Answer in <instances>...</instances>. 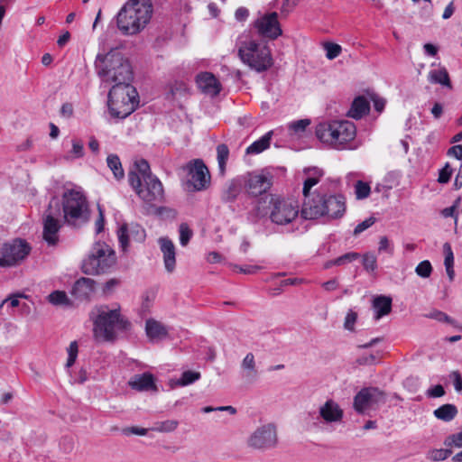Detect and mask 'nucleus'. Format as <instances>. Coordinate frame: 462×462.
Masks as SVG:
<instances>
[{
	"instance_id": "nucleus-31",
	"label": "nucleus",
	"mask_w": 462,
	"mask_h": 462,
	"mask_svg": "<svg viewBox=\"0 0 462 462\" xmlns=\"http://www.w3.org/2000/svg\"><path fill=\"white\" fill-rule=\"evenodd\" d=\"M106 163L116 180H120L125 177L121 161L116 154H109L106 158Z\"/></svg>"
},
{
	"instance_id": "nucleus-6",
	"label": "nucleus",
	"mask_w": 462,
	"mask_h": 462,
	"mask_svg": "<svg viewBox=\"0 0 462 462\" xmlns=\"http://www.w3.org/2000/svg\"><path fill=\"white\" fill-rule=\"evenodd\" d=\"M138 103V93L131 83L115 84L108 92V109L115 118L127 117L136 109Z\"/></svg>"
},
{
	"instance_id": "nucleus-32",
	"label": "nucleus",
	"mask_w": 462,
	"mask_h": 462,
	"mask_svg": "<svg viewBox=\"0 0 462 462\" xmlns=\"http://www.w3.org/2000/svg\"><path fill=\"white\" fill-rule=\"evenodd\" d=\"M218 171L221 176L226 173V165L229 157V149L226 144L220 143L217 146Z\"/></svg>"
},
{
	"instance_id": "nucleus-56",
	"label": "nucleus",
	"mask_w": 462,
	"mask_h": 462,
	"mask_svg": "<svg viewBox=\"0 0 462 462\" xmlns=\"http://www.w3.org/2000/svg\"><path fill=\"white\" fill-rule=\"evenodd\" d=\"M460 199H457L455 203L451 207L445 208L441 210V215L444 217H455V220L457 221V216L455 215L456 208L459 203Z\"/></svg>"
},
{
	"instance_id": "nucleus-54",
	"label": "nucleus",
	"mask_w": 462,
	"mask_h": 462,
	"mask_svg": "<svg viewBox=\"0 0 462 462\" xmlns=\"http://www.w3.org/2000/svg\"><path fill=\"white\" fill-rule=\"evenodd\" d=\"M426 394L430 398H439L445 394V390L441 384H437L428 389Z\"/></svg>"
},
{
	"instance_id": "nucleus-13",
	"label": "nucleus",
	"mask_w": 462,
	"mask_h": 462,
	"mask_svg": "<svg viewBox=\"0 0 462 462\" xmlns=\"http://www.w3.org/2000/svg\"><path fill=\"white\" fill-rule=\"evenodd\" d=\"M187 171V187L189 191H202L210 185V173L201 159H194L184 167Z\"/></svg>"
},
{
	"instance_id": "nucleus-61",
	"label": "nucleus",
	"mask_w": 462,
	"mask_h": 462,
	"mask_svg": "<svg viewBox=\"0 0 462 462\" xmlns=\"http://www.w3.org/2000/svg\"><path fill=\"white\" fill-rule=\"evenodd\" d=\"M235 269L238 270L240 273L245 274H253L255 273L258 270H260L261 267L258 265H245L244 267L236 265Z\"/></svg>"
},
{
	"instance_id": "nucleus-57",
	"label": "nucleus",
	"mask_w": 462,
	"mask_h": 462,
	"mask_svg": "<svg viewBox=\"0 0 462 462\" xmlns=\"http://www.w3.org/2000/svg\"><path fill=\"white\" fill-rule=\"evenodd\" d=\"M131 236H134V239L136 241H143L145 237L144 229L142 228L139 225H135L132 226Z\"/></svg>"
},
{
	"instance_id": "nucleus-60",
	"label": "nucleus",
	"mask_w": 462,
	"mask_h": 462,
	"mask_svg": "<svg viewBox=\"0 0 462 462\" xmlns=\"http://www.w3.org/2000/svg\"><path fill=\"white\" fill-rule=\"evenodd\" d=\"M371 99L373 100L374 102V109L381 113L383 109H384V106H385V99L382 98V97H379L378 96L376 95H373L371 97Z\"/></svg>"
},
{
	"instance_id": "nucleus-30",
	"label": "nucleus",
	"mask_w": 462,
	"mask_h": 462,
	"mask_svg": "<svg viewBox=\"0 0 462 462\" xmlns=\"http://www.w3.org/2000/svg\"><path fill=\"white\" fill-rule=\"evenodd\" d=\"M434 416L443 421L452 420L457 414V409L454 404H443L434 411Z\"/></svg>"
},
{
	"instance_id": "nucleus-7",
	"label": "nucleus",
	"mask_w": 462,
	"mask_h": 462,
	"mask_svg": "<svg viewBox=\"0 0 462 462\" xmlns=\"http://www.w3.org/2000/svg\"><path fill=\"white\" fill-rule=\"evenodd\" d=\"M63 222L72 227H80L90 217L88 202L85 195L77 189H68L62 195Z\"/></svg>"
},
{
	"instance_id": "nucleus-2",
	"label": "nucleus",
	"mask_w": 462,
	"mask_h": 462,
	"mask_svg": "<svg viewBox=\"0 0 462 462\" xmlns=\"http://www.w3.org/2000/svg\"><path fill=\"white\" fill-rule=\"evenodd\" d=\"M95 69L97 76L104 82L129 84L133 80L131 65L117 49H112L106 54H97Z\"/></svg>"
},
{
	"instance_id": "nucleus-1",
	"label": "nucleus",
	"mask_w": 462,
	"mask_h": 462,
	"mask_svg": "<svg viewBox=\"0 0 462 462\" xmlns=\"http://www.w3.org/2000/svg\"><path fill=\"white\" fill-rule=\"evenodd\" d=\"M254 211L257 217L268 215L272 223L285 226L298 217L299 205L295 200L267 194L255 202Z\"/></svg>"
},
{
	"instance_id": "nucleus-51",
	"label": "nucleus",
	"mask_w": 462,
	"mask_h": 462,
	"mask_svg": "<svg viewBox=\"0 0 462 462\" xmlns=\"http://www.w3.org/2000/svg\"><path fill=\"white\" fill-rule=\"evenodd\" d=\"M356 319H357L356 312L350 310L346 316L345 322H344V328L346 330L353 331L355 323L356 322Z\"/></svg>"
},
{
	"instance_id": "nucleus-17",
	"label": "nucleus",
	"mask_w": 462,
	"mask_h": 462,
	"mask_svg": "<svg viewBox=\"0 0 462 462\" xmlns=\"http://www.w3.org/2000/svg\"><path fill=\"white\" fill-rule=\"evenodd\" d=\"M254 27L260 36L271 40L277 39L282 33L276 12L261 15L254 21Z\"/></svg>"
},
{
	"instance_id": "nucleus-4",
	"label": "nucleus",
	"mask_w": 462,
	"mask_h": 462,
	"mask_svg": "<svg viewBox=\"0 0 462 462\" xmlns=\"http://www.w3.org/2000/svg\"><path fill=\"white\" fill-rule=\"evenodd\" d=\"M152 6L149 0H130L124 5L116 15V25L125 35L141 32L149 23Z\"/></svg>"
},
{
	"instance_id": "nucleus-52",
	"label": "nucleus",
	"mask_w": 462,
	"mask_h": 462,
	"mask_svg": "<svg viewBox=\"0 0 462 462\" xmlns=\"http://www.w3.org/2000/svg\"><path fill=\"white\" fill-rule=\"evenodd\" d=\"M451 175L452 169L450 168L448 163H446V165L439 171L438 181L439 183H448L450 180Z\"/></svg>"
},
{
	"instance_id": "nucleus-10",
	"label": "nucleus",
	"mask_w": 462,
	"mask_h": 462,
	"mask_svg": "<svg viewBox=\"0 0 462 462\" xmlns=\"http://www.w3.org/2000/svg\"><path fill=\"white\" fill-rule=\"evenodd\" d=\"M116 263L115 251L104 242L93 245L88 257L82 263V272L88 275L107 273Z\"/></svg>"
},
{
	"instance_id": "nucleus-26",
	"label": "nucleus",
	"mask_w": 462,
	"mask_h": 462,
	"mask_svg": "<svg viewBox=\"0 0 462 462\" xmlns=\"http://www.w3.org/2000/svg\"><path fill=\"white\" fill-rule=\"evenodd\" d=\"M392 302L393 300L390 296L380 295L374 299L373 308L375 312L374 319L376 320L388 315L392 311Z\"/></svg>"
},
{
	"instance_id": "nucleus-64",
	"label": "nucleus",
	"mask_w": 462,
	"mask_h": 462,
	"mask_svg": "<svg viewBox=\"0 0 462 462\" xmlns=\"http://www.w3.org/2000/svg\"><path fill=\"white\" fill-rule=\"evenodd\" d=\"M448 155L462 160V145L457 144L450 147L448 151Z\"/></svg>"
},
{
	"instance_id": "nucleus-43",
	"label": "nucleus",
	"mask_w": 462,
	"mask_h": 462,
	"mask_svg": "<svg viewBox=\"0 0 462 462\" xmlns=\"http://www.w3.org/2000/svg\"><path fill=\"white\" fill-rule=\"evenodd\" d=\"M324 49L326 51V57L328 60H334L340 54V52L342 51L340 45H338L337 43H332V42L325 43Z\"/></svg>"
},
{
	"instance_id": "nucleus-25",
	"label": "nucleus",
	"mask_w": 462,
	"mask_h": 462,
	"mask_svg": "<svg viewBox=\"0 0 462 462\" xmlns=\"http://www.w3.org/2000/svg\"><path fill=\"white\" fill-rule=\"evenodd\" d=\"M370 111V103L363 96L356 97L346 113V116L356 120L361 119Z\"/></svg>"
},
{
	"instance_id": "nucleus-35",
	"label": "nucleus",
	"mask_w": 462,
	"mask_h": 462,
	"mask_svg": "<svg viewBox=\"0 0 462 462\" xmlns=\"http://www.w3.org/2000/svg\"><path fill=\"white\" fill-rule=\"evenodd\" d=\"M240 193V187L235 182H231L222 194L224 202H233Z\"/></svg>"
},
{
	"instance_id": "nucleus-23",
	"label": "nucleus",
	"mask_w": 462,
	"mask_h": 462,
	"mask_svg": "<svg viewBox=\"0 0 462 462\" xmlns=\"http://www.w3.org/2000/svg\"><path fill=\"white\" fill-rule=\"evenodd\" d=\"M129 385L132 389L139 392L157 391L154 376L148 372L134 375L129 381Z\"/></svg>"
},
{
	"instance_id": "nucleus-58",
	"label": "nucleus",
	"mask_w": 462,
	"mask_h": 462,
	"mask_svg": "<svg viewBox=\"0 0 462 462\" xmlns=\"http://www.w3.org/2000/svg\"><path fill=\"white\" fill-rule=\"evenodd\" d=\"M147 431H148L147 429L139 428V427H135V426L125 428L123 430V433L125 435L134 434V435H139V436H144V435H146Z\"/></svg>"
},
{
	"instance_id": "nucleus-12",
	"label": "nucleus",
	"mask_w": 462,
	"mask_h": 462,
	"mask_svg": "<svg viewBox=\"0 0 462 462\" xmlns=\"http://www.w3.org/2000/svg\"><path fill=\"white\" fill-rule=\"evenodd\" d=\"M60 217V204L59 200L52 199L43 214L42 236L49 245H56L59 242V231L61 227Z\"/></svg>"
},
{
	"instance_id": "nucleus-37",
	"label": "nucleus",
	"mask_w": 462,
	"mask_h": 462,
	"mask_svg": "<svg viewBox=\"0 0 462 462\" xmlns=\"http://www.w3.org/2000/svg\"><path fill=\"white\" fill-rule=\"evenodd\" d=\"M371 192V188L367 182L357 180L355 184V194L357 199H366Z\"/></svg>"
},
{
	"instance_id": "nucleus-44",
	"label": "nucleus",
	"mask_w": 462,
	"mask_h": 462,
	"mask_svg": "<svg viewBox=\"0 0 462 462\" xmlns=\"http://www.w3.org/2000/svg\"><path fill=\"white\" fill-rule=\"evenodd\" d=\"M79 353V346L77 341H72L68 348V359L66 363L67 367H70L74 365Z\"/></svg>"
},
{
	"instance_id": "nucleus-39",
	"label": "nucleus",
	"mask_w": 462,
	"mask_h": 462,
	"mask_svg": "<svg viewBox=\"0 0 462 462\" xmlns=\"http://www.w3.org/2000/svg\"><path fill=\"white\" fill-rule=\"evenodd\" d=\"M451 452L452 451L448 448L432 449L427 454V458L433 462L442 461L445 460Z\"/></svg>"
},
{
	"instance_id": "nucleus-27",
	"label": "nucleus",
	"mask_w": 462,
	"mask_h": 462,
	"mask_svg": "<svg viewBox=\"0 0 462 462\" xmlns=\"http://www.w3.org/2000/svg\"><path fill=\"white\" fill-rule=\"evenodd\" d=\"M242 369L245 371L243 377L248 383L254 382L258 377V371L255 365L254 356L253 353H248L242 361Z\"/></svg>"
},
{
	"instance_id": "nucleus-19",
	"label": "nucleus",
	"mask_w": 462,
	"mask_h": 462,
	"mask_svg": "<svg viewBox=\"0 0 462 462\" xmlns=\"http://www.w3.org/2000/svg\"><path fill=\"white\" fill-rule=\"evenodd\" d=\"M319 416L327 424L337 423L343 420L344 411L337 402L328 399L319 408Z\"/></svg>"
},
{
	"instance_id": "nucleus-62",
	"label": "nucleus",
	"mask_w": 462,
	"mask_h": 462,
	"mask_svg": "<svg viewBox=\"0 0 462 462\" xmlns=\"http://www.w3.org/2000/svg\"><path fill=\"white\" fill-rule=\"evenodd\" d=\"M376 356L373 354L359 357L356 362L361 365H370L375 363Z\"/></svg>"
},
{
	"instance_id": "nucleus-21",
	"label": "nucleus",
	"mask_w": 462,
	"mask_h": 462,
	"mask_svg": "<svg viewBox=\"0 0 462 462\" xmlns=\"http://www.w3.org/2000/svg\"><path fill=\"white\" fill-rule=\"evenodd\" d=\"M96 282L90 278L81 277L72 287L71 294L78 300H88L95 291Z\"/></svg>"
},
{
	"instance_id": "nucleus-49",
	"label": "nucleus",
	"mask_w": 462,
	"mask_h": 462,
	"mask_svg": "<svg viewBox=\"0 0 462 462\" xmlns=\"http://www.w3.org/2000/svg\"><path fill=\"white\" fill-rule=\"evenodd\" d=\"M360 257L359 254L357 253H355V252H351V253H346L337 258H336L334 260V263L337 264V265H343L346 263H351L353 261H356L357 260L358 258Z\"/></svg>"
},
{
	"instance_id": "nucleus-18",
	"label": "nucleus",
	"mask_w": 462,
	"mask_h": 462,
	"mask_svg": "<svg viewBox=\"0 0 462 462\" xmlns=\"http://www.w3.org/2000/svg\"><path fill=\"white\" fill-rule=\"evenodd\" d=\"M272 175L269 173H249L245 182V189L247 193L252 197H259L256 202L264 195H267V190L271 188Z\"/></svg>"
},
{
	"instance_id": "nucleus-14",
	"label": "nucleus",
	"mask_w": 462,
	"mask_h": 462,
	"mask_svg": "<svg viewBox=\"0 0 462 462\" xmlns=\"http://www.w3.org/2000/svg\"><path fill=\"white\" fill-rule=\"evenodd\" d=\"M386 402V393L377 387H364L354 397L353 408L358 414L376 409Z\"/></svg>"
},
{
	"instance_id": "nucleus-53",
	"label": "nucleus",
	"mask_w": 462,
	"mask_h": 462,
	"mask_svg": "<svg viewBox=\"0 0 462 462\" xmlns=\"http://www.w3.org/2000/svg\"><path fill=\"white\" fill-rule=\"evenodd\" d=\"M430 318H432L439 322H446V323H448V324H451V325L457 327L454 319L442 311H439V310L434 311L433 313L430 314Z\"/></svg>"
},
{
	"instance_id": "nucleus-9",
	"label": "nucleus",
	"mask_w": 462,
	"mask_h": 462,
	"mask_svg": "<svg viewBox=\"0 0 462 462\" xmlns=\"http://www.w3.org/2000/svg\"><path fill=\"white\" fill-rule=\"evenodd\" d=\"M238 56L243 63L259 73L266 71L273 63L269 47L254 40L241 42Z\"/></svg>"
},
{
	"instance_id": "nucleus-29",
	"label": "nucleus",
	"mask_w": 462,
	"mask_h": 462,
	"mask_svg": "<svg viewBox=\"0 0 462 462\" xmlns=\"http://www.w3.org/2000/svg\"><path fill=\"white\" fill-rule=\"evenodd\" d=\"M273 135V131H269L264 135H263L260 139L254 142L251 145H249L246 149L247 154H258L270 146L271 139Z\"/></svg>"
},
{
	"instance_id": "nucleus-34",
	"label": "nucleus",
	"mask_w": 462,
	"mask_h": 462,
	"mask_svg": "<svg viewBox=\"0 0 462 462\" xmlns=\"http://www.w3.org/2000/svg\"><path fill=\"white\" fill-rule=\"evenodd\" d=\"M179 426V421L176 420H167L164 421H157L154 423L152 430L159 432H171Z\"/></svg>"
},
{
	"instance_id": "nucleus-16",
	"label": "nucleus",
	"mask_w": 462,
	"mask_h": 462,
	"mask_svg": "<svg viewBox=\"0 0 462 462\" xmlns=\"http://www.w3.org/2000/svg\"><path fill=\"white\" fill-rule=\"evenodd\" d=\"M30 251L29 245L22 239L4 244L0 248V266L10 267L18 264L29 254Z\"/></svg>"
},
{
	"instance_id": "nucleus-22",
	"label": "nucleus",
	"mask_w": 462,
	"mask_h": 462,
	"mask_svg": "<svg viewBox=\"0 0 462 462\" xmlns=\"http://www.w3.org/2000/svg\"><path fill=\"white\" fill-rule=\"evenodd\" d=\"M161 251L163 254V261L166 270L171 273L175 269L176 264V253L175 246L171 239L168 237H161L159 239Z\"/></svg>"
},
{
	"instance_id": "nucleus-45",
	"label": "nucleus",
	"mask_w": 462,
	"mask_h": 462,
	"mask_svg": "<svg viewBox=\"0 0 462 462\" xmlns=\"http://www.w3.org/2000/svg\"><path fill=\"white\" fill-rule=\"evenodd\" d=\"M310 119H300L294 121L289 125V129L291 130L295 134H301L305 132L306 128L310 125Z\"/></svg>"
},
{
	"instance_id": "nucleus-28",
	"label": "nucleus",
	"mask_w": 462,
	"mask_h": 462,
	"mask_svg": "<svg viewBox=\"0 0 462 462\" xmlns=\"http://www.w3.org/2000/svg\"><path fill=\"white\" fill-rule=\"evenodd\" d=\"M428 79L430 83L439 84L441 86L448 88L449 89L452 88V84L450 81L448 72L447 69L444 67H441L439 69H431L429 72Z\"/></svg>"
},
{
	"instance_id": "nucleus-55",
	"label": "nucleus",
	"mask_w": 462,
	"mask_h": 462,
	"mask_svg": "<svg viewBox=\"0 0 462 462\" xmlns=\"http://www.w3.org/2000/svg\"><path fill=\"white\" fill-rule=\"evenodd\" d=\"M446 446L462 447V432L453 434L445 440Z\"/></svg>"
},
{
	"instance_id": "nucleus-15",
	"label": "nucleus",
	"mask_w": 462,
	"mask_h": 462,
	"mask_svg": "<svg viewBox=\"0 0 462 462\" xmlns=\"http://www.w3.org/2000/svg\"><path fill=\"white\" fill-rule=\"evenodd\" d=\"M277 430L273 424L258 427L248 438L247 446L253 449L265 451L276 447Z\"/></svg>"
},
{
	"instance_id": "nucleus-63",
	"label": "nucleus",
	"mask_w": 462,
	"mask_h": 462,
	"mask_svg": "<svg viewBox=\"0 0 462 462\" xmlns=\"http://www.w3.org/2000/svg\"><path fill=\"white\" fill-rule=\"evenodd\" d=\"M119 284V281L117 279H110L107 281L103 287V292L105 294H109Z\"/></svg>"
},
{
	"instance_id": "nucleus-8",
	"label": "nucleus",
	"mask_w": 462,
	"mask_h": 462,
	"mask_svg": "<svg viewBox=\"0 0 462 462\" xmlns=\"http://www.w3.org/2000/svg\"><path fill=\"white\" fill-rule=\"evenodd\" d=\"M356 134V126L349 121L323 122L316 126L317 138L338 150L354 140Z\"/></svg>"
},
{
	"instance_id": "nucleus-47",
	"label": "nucleus",
	"mask_w": 462,
	"mask_h": 462,
	"mask_svg": "<svg viewBox=\"0 0 462 462\" xmlns=\"http://www.w3.org/2000/svg\"><path fill=\"white\" fill-rule=\"evenodd\" d=\"M117 235H118V241H119L120 246L122 247V249L124 251H125L128 246V237H129L128 228H127L126 224H124L119 227V229L117 231Z\"/></svg>"
},
{
	"instance_id": "nucleus-50",
	"label": "nucleus",
	"mask_w": 462,
	"mask_h": 462,
	"mask_svg": "<svg viewBox=\"0 0 462 462\" xmlns=\"http://www.w3.org/2000/svg\"><path fill=\"white\" fill-rule=\"evenodd\" d=\"M443 251L445 254L444 265L445 267L454 266V254L451 245L448 243L443 245Z\"/></svg>"
},
{
	"instance_id": "nucleus-42",
	"label": "nucleus",
	"mask_w": 462,
	"mask_h": 462,
	"mask_svg": "<svg viewBox=\"0 0 462 462\" xmlns=\"http://www.w3.org/2000/svg\"><path fill=\"white\" fill-rule=\"evenodd\" d=\"M71 159L81 158L84 155V143L81 140H72V149L69 152Z\"/></svg>"
},
{
	"instance_id": "nucleus-24",
	"label": "nucleus",
	"mask_w": 462,
	"mask_h": 462,
	"mask_svg": "<svg viewBox=\"0 0 462 462\" xmlns=\"http://www.w3.org/2000/svg\"><path fill=\"white\" fill-rule=\"evenodd\" d=\"M145 332L150 340H162L168 337V328L158 320L149 319L145 322Z\"/></svg>"
},
{
	"instance_id": "nucleus-5",
	"label": "nucleus",
	"mask_w": 462,
	"mask_h": 462,
	"mask_svg": "<svg viewBox=\"0 0 462 462\" xmlns=\"http://www.w3.org/2000/svg\"><path fill=\"white\" fill-rule=\"evenodd\" d=\"M346 199L343 195L316 194L305 200L300 211L304 219H317L328 217L332 219L341 218L346 212Z\"/></svg>"
},
{
	"instance_id": "nucleus-41",
	"label": "nucleus",
	"mask_w": 462,
	"mask_h": 462,
	"mask_svg": "<svg viewBox=\"0 0 462 462\" xmlns=\"http://www.w3.org/2000/svg\"><path fill=\"white\" fill-rule=\"evenodd\" d=\"M180 243L182 246H186L192 237V231L186 223L180 225Z\"/></svg>"
},
{
	"instance_id": "nucleus-33",
	"label": "nucleus",
	"mask_w": 462,
	"mask_h": 462,
	"mask_svg": "<svg viewBox=\"0 0 462 462\" xmlns=\"http://www.w3.org/2000/svg\"><path fill=\"white\" fill-rule=\"evenodd\" d=\"M200 377L201 374L199 372L191 370L184 371L177 380L176 384L179 386H187L197 382Z\"/></svg>"
},
{
	"instance_id": "nucleus-46",
	"label": "nucleus",
	"mask_w": 462,
	"mask_h": 462,
	"mask_svg": "<svg viewBox=\"0 0 462 462\" xmlns=\"http://www.w3.org/2000/svg\"><path fill=\"white\" fill-rule=\"evenodd\" d=\"M363 265L367 272H374L377 268V261L374 254L370 253L364 254Z\"/></svg>"
},
{
	"instance_id": "nucleus-11",
	"label": "nucleus",
	"mask_w": 462,
	"mask_h": 462,
	"mask_svg": "<svg viewBox=\"0 0 462 462\" xmlns=\"http://www.w3.org/2000/svg\"><path fill=\"white\" fill-rule=\"evenodd\" d=\"M128 181L138 197L146 204L153 206L163 201V187L156 176H148L147 180H141V177L135 171H129Z\"/></svg>"
},
{
	"instance_id": "nucleus-59",
	"label": "nucleus",
	"mask_w": 462,
	"mask_h": 462,
	"mask_svg": "<svg viewBox=\"0 0 462 462\" xmlns=\"http://www.w3.org/2000/svg\"><path fill=\"white\" fill-rule=\"evenodd\" d=\"M450 378L453 380V384L457 392H462V377L458 371H453L450 374Z\"/></svg>"
},
{
	"instance_id": "nucleus-38",
	"label": "nucleus",
	"mask_w": 462,
	"mask_h": 462,
	"mask_svg": "<svg viewBox=\"0 0 462 462\" xmlns=\"http://www.w3.org/2000/svg\"><path fill=\"white\" fill-rule=\"evenodd\" d=\"M49 300L53 305H68L69 300L65 291H55L49 295Z\"/></svg>"
},
{
	"instance_id": "nucleus-40",
	"label": "nucleus",
	"mask_w": 462,
	"mask_h": 462,
	"mask_svg": "<svg viewBox=\"0 0 462 462\" xmlns=\"http://www.w3.org/2000/svg\"><path fill=\"white\" fill-rule=\"evenodd\" d=\"M415 273L421 278H428L432 273V266L430 261L424 260L420 262L415 268Z\"/></svg>"
},
{
	"instance_id": "nucleus-36",
	"label": "nucleus",
	"mask_w": 462,
	"mask_h": 462,
	"mask_svg": "<svg viewBox=\"0 0 462 462\" xmlns=\"http://www.w3.org/2000/svg\"><path fill=\"white\" fill-rule=\"evenodd\" d=\"M134 168L135 170L134 171H135L141 177V180H147L148 176H153L151 172L148 162L144 159L136 161L134 162Z\"/></svg>"
},
{
	"instance_id": "nucleus-48",
	"label": "nucleus",
	"mask_w": 462,
	"mask_h": 462,
	"mask_svg": "<svg viewBox=\"0 0 462 462\" xmlns=\"http://www.w3.org/2000/svg\"><path fill=\"white\" fill-rule=\"evenodd\" d=\"M375 221L376 218L374 217H370L364 220L363 222L359 223L354 229V236H359L362 232L372 226L375 223Z\"/></svg>"
},
{
	"instance_id": "nucleus-20",
	"label": "nucleus",
	"mask_w": 462,
	"mask_h": 462,
	"mask_svg": "<svg viewBox=\"0 0 462 462\" xmlns=\"http://www.w3.org/2000/svg\"><path fill=\"white\" fill-rule=\"evenodd\" d=\"M198 87L205 94L217 96L221 90L217 79L210 72H202L197 76Z\"/></svg>"
},
{
	"instance_id": "nucleus-3",
	"label": "nucleus",
	"mask_w": 462,
	"mask_h": 462,
	"mask_svg": "<svg viewBox=\"0 0 462 462\" xmlns=\"http://www.w3.org/2000/svg\"><path fill=\"white\" fill-rule=\"evenodd\" d=\"M93 319V335L96 340L113 342L116 338V331L130 328V322L121 314L120 307L110 310L107 305L96 307L91 313Z\"/></svg>"
}]
</instances>
